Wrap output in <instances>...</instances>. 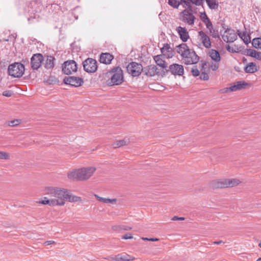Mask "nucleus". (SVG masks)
<instances>
[{
    "label": "nucleus",
    "mask_w": 261,
    "mask_h": 261,
    "mask_svg": "<svg viewBox=\"0 0 261 261\" xmlns=\"http://www.w3.org/2000/svg\"><path fill=\"white\" fill-rule=\"evenodd\" d=\"M130 257V256L128 255H122L119 254L115 256L111 257V258L112 260L116 261H130L132 260L129 258Z\"/></svg>",
    "instance_id": "c756f323"
},
{
    "label": "nucleus",
    "mask_w": 261,
    "mask_h": 261,
    "mask_svg": "<svg viewBox=\"0 0 261 261\" xmlns=\"http://www.w3.org/2000/svg\"><path fill=\"white\" fill-rule=\"evenodd\" d=\"M168 72L174 75H182L184 73V66L177 63L172 64L167 69V73Z\"/></svg>",
    "instance_id": "9b49d317"
},
{
    "label": "nucleus",
    "mask_w": 261,
    "mask_h": 261,
    "mask_svg": "<svg viewBox=\"0 0 261 261\" xmlns=\"http://www.w3.org/2000/svg\"><path fill=\"white\" fill-rule=\"evenodd\" d=\"M127 144V141L126 140L123 139L118 141H115L112 144L114 148H119L121 146H124Z\"/></svg>",
    "instance_id": "4c0bfd02"
},
{
    "label": "nucleus",
    "mask_w": 261,
    "mask_h": 261,
    "mask_svg": "<svg viewBox=\"0 0 261 261\" xmlns=\"http://www.w3.org/2000/svg\"><path fill=\"white\" fill-rule=\"evenodd\" d=\"M186 54V57L183 58L185 59V64H195L198 62L199 57L195 51L190 49Z\"/></svg>",
    "instance_id": "9d476101"
},
{
    "label": "nucleus",
    "mask_w": 261,
    "mask_h": 261,
    "mask_svg": "<svg viewBox=\"0 0 261 261\" xmlns=\"http://www.w3.org/2000/svg\"><path fill=\"white\" fill-rule=\"evenodd\" d=\"M208 55L211 59L216 62H219L221 60V57L219 52L214 49L209 50Z\"/></svg>",
    "instance_id": "bb28decb"
},
{
    "label": "nucleus",
    "mask_w": 261,
    "mask_h": 261,
    "mask_svg": "<svg viewBox=\"0 0 261 261\" xmlns=\"http://www.w3.org/2000/svg\"><path fill=\"white\" fill-rule=\"evenodd\" d=\"M238 36L243 40L246 44H248L251 41V38L249 34H247L246 32L241 33L239 30L237 31Z\"/></svg>",
    "instance_id": "cd10ccee"
},
{
    "label": "nucleus",
    "mask_w": 261,
    "mask_h": 261,
    "mask_svg": "<svg viewBox=\"0 0 261 261\" xmlns=\"http://www.w3.org/2000/svg\"><path fill=\"white\" fill-rule=\"evenodd\" d=\"M108 73L110 75L107 81V84L109 86L120 85L123 82V72L120 66L112 68Z\"/></svg>",
    "instance_id": "7ed1b4c3"
},
{
    "label": "nucleus",
    "mask_w": 261,
    "mask_h": 261,
    "mask_svg": "<svg viewBox=\"0 0 261 261\" xmlns=\"http://www.w3.org/2000/svg\"><path fill=\"white\" fill-rule=\"evenodd\" d=\"M168 4L172 8L177 9L180 5L178 0H168Z\"/></svg>",
    "instance_id": "58836bf2"
},
{
    "label": "nucleus",
    "mask_w": 261,
    "mask_h": 261,
    "mask_svg": "<svg viewBox=\"0 0 261 261\" xmlns=\"http://www.w3.org/2000/svg\"><path fill=\"white\" fill-rule=\"evenodd\" d=\"M204 23H205L206 28L209 30L211 35L214 38H219V34L218 32V31H216L215 29H214L213 24L210 19L207 20V22L204 21Z\"/></svg>",
    "instance_id": "aec40b11"
},
{
    "label": "nucleus",
    "mask_w": 261,
    "mask_h": 261,
    "mask_svg": "<svg viewBox=\"0 0 261 261\" xmlns=\"http://www.w3.org/2000/svg\"><path fill=\"white\" fill-rule=\"evenodd\" d=\"M143 70L142 64L136 62L129 63L126 67L127 72L133 77L139 76Z\"/></svg>",
    "instance_id": "39448f33"
},
{
    "label": "nucleus",
    "mask_w": 261,
    "mask_h": 261,
    "mask_svg": "<svg viewBox=\"0 0 261 261\" xmlns=\"http://www.w3.org/2000/svg\"><path fill=\"white\" fill-rule=\"evenodd\" d=\"M219 91L221 93H226L228 92H230V89H229V87H226V88H224L223 89L220 90Z\"/></svg>",
    "instance_id": "864d4df0"
},
{
    "label": "nucleus",
    "mask_w": 261,
    "mask_h": 261,
    "mask_svg": "<svg viewBox=\"0 0 261 261\" xmlns=\"http://www.w3.org/2000/svg\"><path fill=\"white\" fill-rule=\"evenodd\" d=\"M161 51L167 58H171L174 56V50L170 47V44L168 43L164 44L163 46L161 48Z\"/></svg>",
    "instance_id": "6ab92c4d"
},
{
    "label": "nucleus",
    "mask_w": 261,
    "mask_h": 261,
    "mask_svg": "<svg viewBox=\"0 0 261 261\" xmlns=\"http://www.w3.org/2000/svg\"><path fill=\"white\" fill-rule=\"evenodd\" d=\"M203 2L204 0H192V4L198 6H202Z\"/></svg>",
    "instance_id": "49530a36"
},
{
    "label": "nucleus",
    "mask_w": 261,
    "mask_h": 261,
    "mask_svg": "<svg viewBox=\"0 0 261 261\" xmlns=\"http://www.w3.org/2000/svg\"><path fill=\"white\" fill-rule=\"evenodd\" d=\"M55 58L52 56H47L44 63V67L47 69H53L55 66Z\"/></svg>",
    "instance_id": "a878e982"
},
{
    "label": "nucleus",
    "mask_w": 261,
    "mask_h": 261,
    "mask_svg": "<svg viewBox=\"0 0 261 261\" xmlns=\"http://www.w3.org/2000/svg\"><path fill=\"white\" fill-rule=\"evenodd\" d=\"M84 70L88 73H94L97 69V61L92 58H88L83 62Z\"/></svg>",
    "instance_id": "0eeeda50"
},
{
    "label": "nucleus",
    "mask_w": 261,
    "mask_h": 261,
    "mask_svg": "<svg viewBox=\"0 0 261 261\" xmlns=\"http://www.w3.org/2000/svg\"><path fill=\"white\" fill-rule=\"evenodd\" d=\"M227 35H223L222 38L225 42H233L237 39V35L235 31L231 29L227 28L224 32Z\"/></svg>",
    "instance_id": "dca6fc26"
},
{
    "label": "nucleus",
    "mask_w": 261,
    "mask_h": 261,
    "mask_svg": "<svg viewBox=\"0 0 261 261\" xmlns=\"http://www.w3.org/2000/svg\"><path fill=\"white\" fill-rule=\"evenodd\" d=\"M24 66L18 62L10 64L8 68L9 75L14 77H21L24 73Z\"/></svg>",
    "instance_id": "20e7f679"
},
{
    "label": "nucleus",
    "mask_w": 261,
    "mask_h": 261,
    "mask_svg": "<svg viewBox=\"0 0 261 261\" xmlns=\"http://www.w3.org/2000/svg\"><path fill=\"white\" fill-rule=\"evenodd\" d=\"M218 62H216L215 63H212L211 65V68L213 71L217 70L219 67V65L218 63Z\"/></svg>",
    "instance_id": "8fccbe9b"
},
{
    "label": "nucleus",
    "mask_w": 261,
    "mask_h": 261,
    "mask_svg": "<svg viewBox=\"0 0 261 261\" xmlns=\"http://www.w3.org/2000/svg\"><path fill=\"white\" fill-rule=\"evenodd\" d=\"M256 261H261V257L258 258Z\"/></svg>",
    "instance_id": "e2e57ef3"
},
{
    "label": "nucleus",
    "mask_w": 261,
    "mask_h": 261,
    "mask_svg": "<svg viewBox=\"0 0 261 261\" xmlns=\"http://www.w3.org/2000/svg\"><path fill=\"white\" fill-rule=\"evenodd\" d=\"M181 13L182 14L181 19L182 21L190 25L194 24L195 17L192 13L185 9L183 10Z\"/></svg>",
    "instance_id": "2eb2a0df"
},
{
    "label": "nucleus",
    "mask_w": 261,
    "mask_h": 261,
    "mask_svg": "<svg viewBox=\"0 0 261 261\" xmlns=\"http://www.w3.org/2000/svg\"><path fill=\"white\" fill-rule=\"evenodd\" d=\"M240 183V181L237 179H226L227 188L232 187L238 185Z\"/></svg>",
    "instance_id": "c9c22d12"
},
{
    "label": "nucleus",
    "mask_w": 261,
    "mask_h": 261,
    "mask_svg": "<svg viewBox=\"0 0 261 261\" xmlns=\"http://www.w3.org/2000/svg\"><path fill=\"white\" fill-rule=\"evenodd\" d=\"M158 240H159V239L157 238H149V239L148 240V241H152V242H155V241H157Z\"/></svg>",
    "instance_id": "bf43d9fd"
},
{
    "label": "nucleus",
    "mask_w": 261,
    "mask_h": 261,
    "mask_svg": "<svg viewBox=\"0 0 261 261\" xmlns=\"http://www.w3.org/2000/svg\"><path fill=\"white\" fill-rule=\"evenodd\" d=\"M252 45L255 48L261 49V38L257 37L253 39Z\"/></svg>",
    "instance_id": "e433bc0d"
},
{
    "label": "nucleus",
    "mask_w": 261,
    "mask_h": 261,
    "mask_svg": "<svg viewBox=\"0 0 261 261\" xmlns=\"http://www.w3.org/2000/svg\"><path fill=\"white\" fill-rule=\"evenodd\" d=\"M200 79L204 81H207L209 79L208 74L204 72H202L200 75Z\"/></svg>",
    "instance_id": "a18cd8bd"
},
{
    "label": "nucleus",
    "mask_w": 261,
    "mask_h": 261,
    "mask_svg": "<svg viewBox=\"0 0 261 261\" xmlns=\"http://www.w3.org/2000/svg\"><path fill=\"white\" fill-rule=\"evenodd\" d=\"M9 155L8 153L5 152L0 151V159H9Z\"/></svg>",
    "instance_id": "c03bdc74"
},
{
    "label": "nucleus",
    "mask_w": 261,
    "mask_h": 261,
    "mask_svg": "<svg viewBox=\"0 0 261 261\" xmlns=\"http://www.w3.org/2000/svg\"><path fill=\"white\" fill-rule=\"evenodd\" d=\"M39 203L43 205H48L49 206H57L59 204V202L56 200H54L52 198H50L49 196L44 197L42 200L39 201Z\"/></svg>",
    "instance_id": "393cba45"
},
{
    "label": "nucleus",
    "mask_w": 261,
    "mask_h": 261,
    "mask_svg": "<svg viewBox=\"0 0 261 261\" xmlns=\"http://www.w3.org/2000/svg\"><path fill=\"white\" fill-rule=\"evenodd\" d=\"M198 37L204 47L208 49L211 47V39L205 32L202 31H199L198 32Z\"/></svg>",
    "instance_id": "f8f14e48"
},
{
    "label": "nucleus",
    "mask_w": 261,
    "mask_h": 261,
    "mask_svg": "<svg viewBox=\"0 0 261 261\" xmlns=\"http://www.w3.org/2000/svg\"><path fill=\"white\" fill-rule=\"evenodd\" d=\"M176 51L183 58L186 57V54L190 50L188 46L186 43H181V44L177 46Z\"/></svg>",
    "instance_id": "4be33fe9"
},
{
    "label": "nucleus",
    "mask_w": 261,
    "mask_h": 261,
    "mask_svg": "<svg viewBox=\"0 0 261 261\" xmlns=\"http://www.w3.org/2000/svg\"><path fill=\"white\" fill-rule=\"evenodd\" d=\"M143 72L147 76H153L155 75H161V72L159 71L155 65H150L143 68Z\"/></svg>",
    "instance_id": "4468645a"
},
{
    "label": "nucleus",
    "mask_w": 261,
    "mask_h": 261,
    "mask_svg": "<svg viewBox=\"0 0 261 261\" xmlns=\"http://www.w3.org/2000/svg\"><path fill=\"white\" fill-rule=\"evenodd\" d=\"M48 0H37L36 1H33L31 3V5L33 7L34 4H37L38 5V9H40L42 7V3L43 2H47Z\"/></svg>",
    "instance_id": "a19ab883"
},
{
    "label": "nucleus",
    "mask_w": 261,
    "mask_h": 261,
    "mask_svg": "<svg viewBox=\"0 0 261 261\" xmlns=\"http://www.w3.org/2000/svg\"><path fill=\"white\" fill-rule=\"evenodd\" d=\"M96 171V168L93 167H84L73 171L68 174L69 179L83 181L89 179Z\"/></svg>",
    "instance_id": "f03ea898"
},
{
    "label": "nucleus",
    "mask_w": 261,
    "mask_h": 261,
    "mask_svg": "<svg viewBox=\"0 0 261 261\" xmlns=\"http://www.w3.org/2000/svg\"><path fill=\"white\" fill-rule=\"evenodd\" d=\"M248 85V84L244 81H239L237 82L236 84H234V85L229 87V89H230L231 92H234L243 89H245L246 88V86Z\"/></svg>",
    "instance_id": "b1692460"
},
{
    "label": "nucleus",
    "mask_w": 261,
    "mask_h": 261,
    "mask_svg": "<svg viewBox=\"0 0 261 261\" xmlns=\"http://www.w3.org/2000/svg\"><path fill=\"white\" fill-rule=\"evenodd\" d=\"M44 193L50 198L58 201L59 206L64 205L65 200L70 202L82 201L81 197L73 195L67 189L64 188L46 187L44 189Z\"/></svg>",
    "instance_id": "f257e3e1"
},
{
    "label": "nucleus",
    "mask_w": 261,
    "mask_h": 261,
    "mask_svg": "<svg viewBox=\"0 0 261 261\" xmlns=\"http://www.w3.org/2000/svg\"><path fill=\"white\" fill-rule=\"evenodd\" d=\"M255 59L261 61V52H258Z\"/></svg>",
    "instance_id": "4d7b16f0"
},
{
    "label": "nucleus",
    "mask_w": 261,
    "mask_h": 261,
    "mask_svg": "<svg viewBox=\"0 0 261 261\" xmlns=\"http://www.w3.org/2000/svg\"><path fill=\"white\" fill-rule=\"evenodd\" d=\"M208 7L211 9H217L219 3L216 0H205Z\"/></svg>",
    "instance_id": "f704fd0d"
},
{
    "label": "nucleus",
    "mask_w": 261,
    "mask_h": 261,
    "mask_svg": "<svg viewBox=\"0 0 261 261\" xmlns=\"http://www.w3.org/2000/svg\"><path fill=\"white\" fill-rule=\"evenodd\" d=\"M176 31L178 33L180 39L182 42H185L187 41L189 38V35L187 30L185 28L179 26L176 28Z\"/></svg>",
    "instance_id": "f3484780"
},
{
    "label": "nucleus",
    "mask_w": 261,
    "mask_h": 261,
    "mask_svg": "<svg viewBox=\"0 0 261 261\" xmlns=\"http://www.w3.org/2000/svg\"><path fill=\"white\" fill-rule=\"evenodd\" d=\"M192 75L194 76H197L199 75V71L198 70V69H197V68L195 66L193 67L192 69H191V71Z\"/></svg>",
    "instance_id": "37998d69"
},
{
    "label": "nucleus",
    "mask_w": 261,
    "mask_h": 261,
    "mask_svg": "<svg viewBox=\"0 0 261 261\" xmlns=\"http://www.w3.org/2000/svg\"><path fill=\"white\" fill-rule=\"evenodd\" d=\"M246 73H253L257 71L255 64L253 62L248 63L244 68Z\"/></svg>",
    "instance_id": "c85d7f7f"
},
{
    "label": "nucleus",
    "mask_w": 261,
    "mask_h": 261,
    "mask_svg": "<svg viewBox=\"0 0 261 261\" xmlns=\"http://www.w3.org/2000/svg\"><path fill=\"white\" fill-rule=\"evenodd\" d=\"M200 17L203 22L204 21L207 22V20L210 19L209 18L207 17V15L206 14L205 12H204L203 13H201Z\"/></svg>",
    "instance_id": "09e8293b"
},
{
    "label": "nucleus",
    "mask_w": 261,
    "mask_h": 261,
    "mask_svg": "<svg viewBox=\"0 0 261 261\" xmlns=\"http://www.w3.org/2000/svg\"><path fill=\"white\" fill-rule=\"evenodd\" d=\"M162 55L154 56L153 59L156 64L162 68L161 70V76L163 77L167 73V64L165 60L162 59Z\"/></svg>",
    "instance_id": "ddd939ff"
},
{
    "label": "nucleus",
    "mask_w": 261,
    "mask_h": 261,
    "mask_svg": "<svg viewBox=\"0 0 261 261\" xmlns=\"http://www.w3.org/2000/svg\"><path fill=\"white\" fill-rule=\"evenodd\" d=\"M12 95V92L11 91H5L3 93V95L6 97H10Z\"/></svg>",
    "instance_id": "603ef678"
},
{
    "label": "nucleus",
    "mask_w": 261,
    "mask_h": 261,
    "mask_svg": "<svg viewBox=\"0 0 261 261\" xmlns=\"http://www.w3.org/2000/svg\"><path fill=\"white\" fill-rule=\"evenodd\" d=\"M211 186L213 189L227 188L226 179H220L212 180Z\"/></svg>",
    "instance_id": "a211bd4d"
},
{
    "label": "nucleus",
    "mask_w": 261,
    "mask_h": 261,
    "mask_svg": "<svg viewBox=\"0 0 261 261\" xmlns=\"http://www.w3.org/2000/svg\"><path fill=\"white\" fill-rule=\"evenodd\" d=\"M142 240H146V241H148V240L149 239V238H142Z\"/></svg>",
    "instance_id": "052dcab7"
},
{
    "label": "nucleus",
    "mask_w": 261,
    "mask_h": 261,
    "mask_svg": "<svg viewBox=\"0 0 261 261\" xmlns=\"http://www.w3.org/2000/svg\"><path fill=\"white\" fill-rule=\"evenodd\" d=\"M63 82L65 84L70 85L75 87H80L84 83L83 79L72 76L65 77Z\"/></svg>",
    "instance_id": "6e6552de"
},
{
    "label": "nucleus",
    "mask_w": 261,
    "mask_h": 261,
    "mask_svg": "<svg viewBox=\"0 0 261 261\" xmlns=\"http://www.w3.org/2000/svg\"><path fill=\"white\" fill-rule=\"evenodd\" d=\"M20 123V120L16 119L13 120L8 121L6 122V124L11 127H14L19 124Z\"/></svg>",
    "instance_id": "ea45409f"
},
{
    "label": "nucleus",
    "mask_w": 261,
    "mask_h": 261,
    "mask_svg": "<svg viewBox=\"0 0 261 261\" xmlns=\"http://www.w3.org/2000/svg\"><path fill=\"white\" fill-rule=\"evenodd\" d=\"M133 237L132 234H130V233L126 234H124V235L121 236V239H124V240L131 239H133Z\"/></svg>",
    "instance_id": "3c124183"
},
{
    "label": "nucleus",
    "mask_w": 261,
    "mask_h": 261,
    "mask_svg": "<svg viewBox=\"0 0 261 261\" xmlns=\"http://www.w3.org/2000/svg\"><path fill=\"white\" fill-rule=\"evenodd\" d=\"M248 85V84L244 81H239L237 82L236 84H234V85L229 87V89H230L231 92H234L243 89H245L246 88V86Z\"/></svg>",
    "instance_id": "5701e85b"
},
{
    "label": "nucleus",
    "mask_w": 261,
    "mask_h": 261,
    "mask_svg": "<svg viewBox=\"0 0 261 261\" xmlns=\"http://www.w3.org/2000/svg\"><path fill=\"white\" fill-rule=\"evenodd\" d=\"M258 246L261 248V240H260V241L259 242V243L258 244Z\"/></svg>",
    "instance_id": "680f3d73"
},
{
    "label": "nucleus",
    "mask_w": 261,
    "mask_h": 261,
    "mask_svg": "<svg viewBox=\"0 0 261 261\" xmlns=\"http://www.w3.org/2000/svg\"><path fill=\"white\" fill-rule=\"evenodd\" d=\"M113 59V55L110 53H101L100 56L99 61L100 63L105 64H110Z\"/></svg>",
    "instance_id": "412c9836"
},
{
    "label": "nucleus",
    "mask_w": 261,
    "mask_h": 261,
    "mask_svg": "<svg viewBox=\"0 0 261 261\" xmlns=\"http://www.w3.org/2000/svg\"><path fill=\"white\" fill-rule=\"evenodd\" d=\"M44 60L43 56L41 54L38 53L33 55L31 58V65L33 70L38 69L41 66Z\"/></svg>",
    "instance_id": "1a4fd4ad"
},
{
    "label": "nucleus",
    "mask_w": 261,
    "mask_h": 261,
    "mask_svg": "<svg viewBox=\"0 0 261 261\" xmlns=\"http://www.w3.org/2000/svg\"><path fill=\"white\" fill-rule=\"evenodd\" d=\"M257 53V51L251 48H247L244 51H243L241 54L243 55H245L246 56H250L252 58H255L256 55Z\"/></svg>",
    "instance_id": "473e14b6"
},
{
    "label": "nucleus",
    "mask_w": 261,
    "mask_h": 261,
    "mask_svg": "<svg viewBox=\"0 0 261 261\" xmlns=\"http://www.w3.org/2000/svg\"><path fill=\"white\" fill-rule=\"evenodd\" d=\"M95 197L97 200L105 203H113L116 202L117 201L116 198L110 199L108 198H103L96 194L95 195Z\"/></svg>",
    "instance_id": "2f4dec72"
},
{
    "label": "nucleus",
    "mask_w": 261,
    "mask_h": 261,
    "mask_svg": "<svg viewBox=\"0 0 261 261\" xmlns=\"http://www.w3.org/2000/svg\"><path fill=\"white\" fill-rule=\"evenodd\" d=\"M47 82L49 84H55L57 79L55 76H49Z\"/></svg>",
    "instance_id": "de8ad7c7"
},
{
    "label": "nucleus",
    "mask_w": 261,
    "mask_h": 261,
    "mask_svg": "<svg viewBox=\"0 0 261 261\" xmlns=\"http://www.w3.org/2000/svg\"><path fill=\"white\" fill-rule=\"evenodd\" d=\"M226 48L227 50L230 53H237L240 52L238 47H237L236 49H233V48L231 47L229 45H227L226 46Z\"/></svg>",
    "instance_id": "79ce46f5"
},
{
    "label": "nucleus",
    "mask_w": 261,
    "mask_h": 261,
    "mask_svg": "<svg viewBox=\"0 0 261 261\" xmlns=\"http://www.w3.org/2000/svg\"><path fill=\"white\" fill-rule=\"evenodd\" d=\"M55 244V242L53 241H46L44 242V244L45 245V246H47V245H51V244Z\"/></svg>",
    "instance_id": "6e6d98bb"
},
{
    "label": "nucleus",
    "mask_w": 261,
    "mask_h": 261,
    "mask_svg": "<svg viewBox=\"0 0 261 261\" xmlns=\"http://www.w3.org/2000/svg\"><path fill=\"white\" fill-rule=\"evenodd\" d=\"M222 243H224L222 241H215L213 242V244H216V245H220Z\"/></svg>",
    "instance_id": "13d9d810"
},
{
    "label": "nucleus",
    "mask_w": 261,
    "mask_h": 261,
    "mask_svg": "<svg viewBox=\"0 0 261 261\" xmlns=\"http://www.w3.org/2000/svg\"><path fill=\"white\" fill-rule=\"evenodd\" d=\"M112 229L116 231H120L121 230H130L132 229V227L122 225L114 226L112 227Z\"/></svg>",
    "instance_id": "72a5a7b5"
},
{
    "label": "nucleus",
    "mask_w": 261,
    "mask_h": 261,
    "mask_svg": "<svg viewBox=\"0 0 261 261\" xmlns=\"http://www.w3.org/2000/svg\"><path fill=\"white\" fill-rule=\"evenodd\" d=\"M76 63L74 60H67L62 65V71L67 75L71 74L77 71Z\"/></svg>",
    "instance_id": "423d86ee"
},
{
    "label": "nucleus",
    "mask_w": 261,
    "mask_h": 261,
    "mask_svg": "<svg viewBox=\"0 0 261 261\" xmlns=\"http://www.w3.org/2000/svg\"><path fill=\"white\" fill-rule=\"evenodd\" d=\"M185 218L184 217H179L177 216H174L172 217L171 220L172 221H176V220H184Z\"/></svg>",
    "instance_id": "5fc2aeb1"
},
{
    "label": "nucleus",
    "mask_w": 261,
    "mask_h": 261,
    "mask_svg": "<svg viewBox=\"0 0 261 261\" xmlns=\"http://www.w3.org/2000/svg\"><path fill=\"white\" fill-rule=\"evenodd\" d=\"M179 3L184 8L188 9L189 11H193L192 0H180Z\"/></svg>",
    "instance_id": "7c9ffc66"
}]
</instances>
